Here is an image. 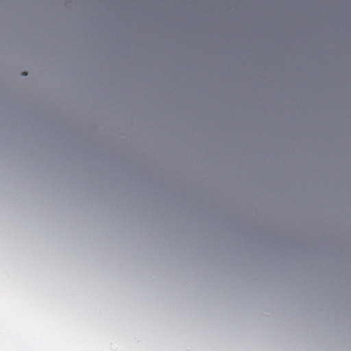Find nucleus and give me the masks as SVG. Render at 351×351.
<instances>
[{"instance_id":"1","label":"nucleus","mask_w":351,"mask_h":351,"mask_svg":"<svg viewBox=\"0 0 351 351\" xmlns=\"http://www.w3.org/2000/svg\"><path fill=\"white\" fill-rule=\"evenodd\" d=\"M27 75V73L26 72H23V73H22V75H24V76H25V75Z\"/></svg>"}]
</instances>
